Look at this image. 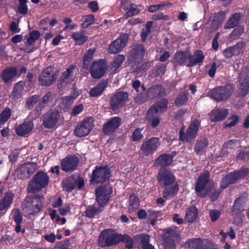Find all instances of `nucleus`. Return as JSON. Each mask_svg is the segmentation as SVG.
I'll use <instances>...</instances> for the list:
<instances>
[{
  "mask_svg": "<svg viewBox=\"0 0 249 249\" xmlns=\"http://www.w3.org/2000/svg\"><path fill=\"white\" fill-rule=\"evenodd\" d=\"M137 236L140 239V242L142 249H148L153 247L150 244V236L146 234H140L137 235Z\"/></svg>",
  "mask_w": 249,
  "mask_h": 249,
  "instance_id": "3c124183",
  "label": "nucleus"
},
{
  "mask_svg": "<svg viewBox=\"0 0 249 249\" xmlns=\"http://www.w3.org/2000/svg\"><path fill=\"white\" fill-rule=\"evenodd\" d=\"M201 121L198 119H195L189 124L184 133L185 126H183L179 131V139L182 142H190L195 140L199 131Z\"/></svg>",
  "mask_w": 249,
  "mask_h": 249,
  "instance_id": "20e7f679",
  "label": "nucleus"
},
{
  "mask_svg": "<svg viewBox=\"0 0 249 249\" xmlns=\"http://www.w3.org/2000/svg\"><path fill=\"white\" fill-rule=\"evenodd\" d=\"M108 85V79H103L95 87L90 89L89 92V96L96 98L100 96L107 88Z\"/></svg>",
  "mask_w": 249,
  "mask_h": 249,
  "instance_id": "c85d7f7f",
  "label": "nucleus"
},
{
  "mask_svg": "<svg viewBox=\"0 0 249 249\" xmlns=\"http://www.w3.org/2000/svg\"><path fill=\"white\" fill-rule=\"evenodd\" d=\"M145 50L143 45L136 44L129 51L127 62L132 66L140 64L144 58Z\"/></svg>",
  "mask_w": 249,
  "mask_h": 249,
  "instance_id": "9d476101",
  "label": "nucleus"
},
{
  "mask_svg": "<svg viewBox=\"0 0 249 249\" xmlns=\"http://www.w3.org/2000/svg\"><path fill=\"white\" fill-rule=\"evenodd\" d=\"M107 70V64L106 61L100 59L93 61L90 67V74L93 78L98 79L105 75Z\"/></svg>",
  "mask_w": 249,
  "mask_h": 249,
  "instance_id": "f8f14e48",
  "label": "nucleus"
},
{
  "mask_svg": "<svg viewBox=\"0 0 249 249\" xmlns=\"http://www.w3.org/2000/svg\"><path fill=\"white\" fill-rule=\"evenodd\" d=\"M242 17V15L240 13L233 14L225 23L224 28L227 29L234 28L239 24Z\"/></svg>",
  "mask_w": 249,
  "mask_h": 249,
  "instance_id": "c9c22d12",
  "label": "nucleus"
},
{
  "mask_svg": "<svg viewBox=\"0 0 249 249\" xmlns=\"http://www.w3.org/2000/svg\"><path fill=\"white\" fill-rule=\"evenodd\" d=\"M151 99L159 98L166 95L165 88L160 85H155L148 89Z\"/></svg>",
  "mask_w": 249,
  "mask_h": 249,
  "instance_id": "f704fd0d",
  "label": "nucleus"
},
{
  "mask_svg": "<svg viewBox=\"0 0 249 249\" xmlns=\"http://www.w3.org/2000/svg\"><path fill=\"white\" fill-rule=\"evenodd\" d=\"M189 93L188 91L185 90L179 93L175 100V105L177 107H180L185 105L189 100Z\"/></svg>",
  "mask_w": 249,
  "mask_h": 249,
  "instance_id": "ea45409f",
  "label": "nucleus"
},
{
  "mask_svg": "<svg viewBox=\"0 0 249 249\" xmlns=\"http://www.w3.org/2000/svg\"><path fill=\"white\" fill-rule=\"evenodd\" d=\"M122 120L120 117L115 116L109 119L103 124V131L106 135H110L114 133L120 126Z\"/></svg>",
  "mask_w": 249,
  "mask_h": 249,
  "instance_id": "412c9836",
  "label": "nucleus"
},
{
  "mask_svg": "<svg viewBox=\"0 0 249 249\" xmlns=\"http://www.w3.org/2000/svg\"><path fill=\"white\" fill-rule=\"evenodd\" d=\"M14 196V194L12 192H8L0 200V212L1 214L5 213L10 208L13 202Z\"/></svg>",
  "mask_w": 249,
  "mask_h": 249,
  "instance_id": "393cba45",
  "label": "nucleus"
},
{
  "mask_svg": "<svg viewBox=\"0 0 249 249\" xmlns=\"http://www.w3.org/2000/svg\"><path fill=\"white\" fill-rule=\"evenodd\" d=\"M76 69V66L74 65H71L66 71L63 72L61 75V79L63 82H71L72 81L73 77V71Z\"/></svg>",
  "mask_w": 249,
  "mask_h": 249,
  "instance_id": "c03bdc74",
  "label": "nucleus"
},
{
  "mask_svg": "<svg viewBox=\"0 0 249 249\" xmlns=\"http://www.w3.org/2000/svg\"><path fill=\"white\" fill-rule=\"evenodd\" d=\"M174 155L169 154H162L160 155L158 158L155 160L154 165L156 166H160L165 167L170 165L173 162Z\"/></svg>",
  "mask_w": 249,
  "mask_h": 249,
  "instance_id": "7c9ffc66",
  "label": "nucleus"
},
{
  "mask_svg": "<svg viewBox=\"0 0 249 249\" xmlns=\"http://www.w3.org/2000/svg\"><path fill=\"white\" fill-rule=\"evenodd\" d=\"M224 20L223 15L220 13H215L212 22V27L217 30L220 27Z\"/></svg>",
  "mask_w": 249,
  "mask_h": 249,
  "instance_id": "8fccbe9b",
  "label": "nucleus"
},
{
  "mask_svg": "<svg viewBox=\"0 0 249 249\" xmlns=\"http://www.w3.org/2000/svg\"><path fill=\"white\" fill-rule=\"evenodd\" d=\"M34 127V124L32 122H25L17 126L16 133L18 136H25L32 131Z\"/></svg>",
  "mask_w": 249,
  "mask_h": 249,
  "instance_id": "2f4dec72",
  "label": "nucleus"
},
{
  "mask_svg": "<svg viewBox=\"0 0 249 249\" xmlns=\"http://www.w3.org/2000/svg\"><path fill=\"white\" fill-rule=\"evenodd\" d=\"M238 96L244 97L249 93V69L245 68L242 70L238 77Z\"/></svg>",
  "mask_w": 249,
  "mask_h": 249,
  "instance_id": "4468645a",
  "label": "nucleus"
},
{
  "mask_svg": "<svg viewBox=\"0 0 249 249\" xmlns=\"http://www.w3.org/2000/svg\"><path fill=\"white\" fill-rule=\"evenodd\" d=\"M119 235L111 229H105L99 234L98 244L102 248L116 246L118 245Z\"/></svg>",
  "mask_w": 249,
  "mask_h": 249,
  "instance_id": "39448f33",
  "label": "nucleus"
},
{
  "mask_svg": "<svg viewBox=\"0 0 249 249\" xmlns=\"http://www.w3.org/2000/svg\"><path fill=\"white\" fill-rule=\"evenodd\" d=\"M247 196L246 195H241L237 197L232 206L231 211L235 215L240 214L244 211V204L247 201Z\"/></svg>",
  "mask_w": 249,
  "mask_h": 249,
  "instance_id": "c756f323",
  "label": "nucleus"
},
{
  "mask_svg": "<svg viewBox=\"0 0 249 249\" xmlns=\"http://www.w3.org/2000/svg\"><path fill=\"white\" fill-rule=\"evenodd\" d=\"M71 38L75 41L76 45L80 46L83 45L88 39V37L85 36L83 30L74 32L71 35Z\"/></svg>",
  "mask_w": 249,
  "mask_h": 249,
  "instance_id": "79ce46f5",
  "label": "nucleus"
},
{
  "mask_svg": "<svg viewBox=\"0 0 249 249\" xmlns=\"http://www.w3.org/2000/svg\"><path fill=\"white\" fill-rule=\"evenodd\" d=\"M166 65L163 63H158L153 69L151 74L154 77L161 78L166 71Z\"/></svg>",
  "mask_w": 249,
  "mask_h": 249,
  "instance_id": "a19ab883",
  "label": "nucleus"
},
{
  "mask_svg": "<svg viewBox=\"0 0 249 249\" xmlns=\"http://www.w3.org/2000/svg\"><path fill=\"white\" fill-rule=\"evenodd\" d=\"M78 163L79 159L77 157L68 156L61 162V169L66 172H73L76 170Z\"/></svg>",
  "mask_w": 249,
  "mask_h": 249,
  "instance_id": "4be33fe9",
  "label": "nucleus"
},
{
  "mask_svg": "<svg viewBox=\"0 0 249 249\" xmlns=\"http://www.w3.org/2000/svg\"><path fill=\"white\" fill-rule=\"evenodd\" d=\"M129 35L124 33L113 41L109 46L108 51L112 54L117 53L121 51L126 46L129 39Z\"/></svg>",
  "mask_w": 249,
  "mask_h": 249,
  "instance_id": "aec40b11",
  "label": "nucleus"
},
{
  "mask_svg": "<svg viewBox=\"0 0 249 249\" xmlns=\"http://www.w3.org/2000/svg\"><path fill=\"white\" fill-rule=\"evenodd\" d=\"M249 173L247 168H243L239 171H234L226 175L221 179L220 187L221 189L229 187L231 184H234L239 179L245 178Z\"/></svg>",
  "mask_w": 249,
  "mask_h": 249,
  "instance_id": "0eeeda50",
  "label": "nucleus"
},
{
  "mask_svg": "<svg viewBox=\"0 0 249 249\" xmlns=\"http://www.w3.org/2000/svg\"><path fill=\"white\" fill-rule=\"evenodd\" d=\"M75 188H78L79 190H81L85 185V180L83 177H81L78 173H75L72 175Z\"/></svg>",
  "mask_w": 249,
  "mask_h": 249,
  "instance_id": "6e6d98bb",
  "label": "nucleus"
},
{
  "mask_svg": "<svg viewBox=\"0 0 249 249\" xmlns=\"http://www.w3.org/2000/svg\"><path fill=\"white\" fill-rule=\"evenodd\" d=\"M11 115V109L6 107L0 114V125L4 124L10 118Z\"/></svg>",
  "mask_w": 249,
  "mask_h": 249,
  "instance_id": "0e129e2a",
  "label": "nucleus"
},
{
  "mask_svg": "<svg viewBox=\"0 0 249 249\" xmlns=\"http://www.w3.org/2000/svg\"><path fill=\"white\" fill-rule=\"evenodd\" d=\"M157 179L161 186H169L175 182L176 177L166 168L161 167L159 171Z\"/></svg>",
  "mask_w": 249,
  "mask_h": 249,
  "instance_id": "6ab92c4d",
  "label": "nucleus"
},
{
  "mask_svg": "<svg viewBox=\"0 0 249 249\" xmlns=\"http://www.w3.org/2000/svg\"><path fill=\"white\" fill-rule=\"evenodd\" d=\"M24 85L25 83L22 81H19L16 84L13 88V89L12 92V95L17 98L21 96L24 89Z\"/></svg>",
  "mask_w": 249,
  "mask_h": 249,
  "instance_id": "864d4df0",
  "label": "nucleus"
},
{
  "mask_svg": "<svg viewBox=\"0 0 249 249\" xmlns=\"http://www.w3.org/2000/svg\"><path fill=\"white\" fill-rule=\"evenodd\" d=\"M26 172L28 174L29 177L34 174L38 168V165L36 162H26L24 163Z\"/></svg>",
  "mask_w": 249,
  "mask_h": 249,
  "instance_id": "69168bd1",
  "label": "nucleus"
},
{
  "mask_svg": "<svg viewBox=\"0 0 249 249\" xmlns=\"http://www.w3.org/2000/svg\"><path fill=\"white\" fill-rule=\"evenodd\" d=\"M111 177V172L108 165H96L92 170L89 182L92 184H103L108 181Z\"/></svg>",
  "mask_w": 249,
  "mask_h": 249,
  "instance_id": "f03ea898",
  "label": "nucleus"
},
{
  "mask_svg": "<svg viewBox=\"0 0 249 249\" xmlns=\"http://www.w3.org/2000/svg\"><path fill=\"white\" fill-rule=\"evenodd\" d=\"M104 210L103 208L95 206L94 205H90L88 206L84 213L86 216L88 218H92L99 214Z\"/></svg>",
  "mask_w": 249,
  "mask_h": 249,
  "instance_id": "49530a36",
  "label": "nucleus"
},
{
  "mask_svg": "<svg viewBox=\"0 0 249 249\" xmlns=\"http://www.w3.org/2000/svg\"><path fill=\"white\" fill-rule=\"evenodd\" d=\"M24 163L19 165L16 169L15 172L18 178L22 179H27L30 178Z\"/></svg>",
  "mask_w": 249,
  "mask_h": 249,
  "instance_id": "13d9d810",
  "label": "nucleus"
},
{
  "mask_svg": "<svg viewBox=\"0 0 249 249\" xmlns=\"http://www.w3.org/2000/svg\"><path fill=\"white\" fill-rule=\"evenodd\" d=\"M150 98H151V96L150 94H149L148 90H147L146 92H142L137 95L135 98L136 102L139 104H142L146 102Z\"/></svg>",
  "mask_w": 249,
  "mask_h": 249,
  "instance_id": "338daca9",
  "label": "nucleus"
},
{
  "mask_svg": "<svg viewBox=\"0 0 249 249\" xmlns=\"http://www.w3.org/2000/svg\"><path fill=\"white\" fill-rule=\"evenodd\" d=\"M205 55L202 51L196 50L193 54L189 53V61L186 64L188 68H191L196 65L201 66L204 61Z\"/></svg>",
  "mask_w": 249,
  "mask_h": 249,
  "instance_id": "b1692460",
  "label": "nucleus"
},
{
  "mask_svg": "<svg viewBox=\"0 0 249 249\" xmlns=\"http://www.w3.org/2000/svg\"><path fill=\"white\" fill-rule=\"evenodd\" d=\"M140 206L139 198L134 194L130 195L129 197V205L128 210L130 213L135 212L139 209Z\"/></svg>",
  "mask_w": 249,
  "mask_h": 249,
  "instance_id": "37998d69",
  "label": "nucleus"
},
{
  "mask_svg": "<svg viewBox=\"0 0 249 249\" xmlns=\"http://www.w3.org/2000/svg\"><path fill=\"white\" fill-rule=\"evenodd\" d=\"M233 89L231 84L217 87L210 91L211 97L217 102L225 101L232 95Z\"/></svg>",
  "mask_w": 249,
  "mask_h": 249,
  "instance_id": "1a4fd4ad",
  "label": "nucleus"
},
{
  "mask_svg": "<svg viewBox=\"0 0 249 249\" xmlns=\"http://www.w3.org/2000/svg\"><path fill=\"white\" fill-rule=\"evenodd\" d=\"M18 73L17 68L15 67H6L0 74V77L5 83L8 84L12 81Z\"/></svg>",
  "mask_w": 249,
  "mask_h": 249,
  "instance_id": "cd10ccee",
  "label": "nucleus"
},
{
  "mask_svg": "<svg viewBox=\"0 0 249 249\" xmlns=\"http://www.w3.org/2000/svg\"><path fill=\"white\" fill-rule=\"evenodd\" d=\"M12 218L16 223L15 231L19 233L21 232L22 234L25 233V228H21V224L23 222V217L22 213L18 208L14 209L12 211Z\"/></svg>",
  "mask_w": 249,
  "mask_h": 249,
  "instance_id": "a878e982",
  "label": "nucleus"
},
{
  "mask_svg": "<svg viewBox=\"0 0 249 249\" xmlns=\"http://www.w3.org/2000/svg\"><path fill=\"white\" fill-rule=\"evenodd\" d=\"M198 210L195 205H192L186 209L185 219L190 223L195 222L198 217Z\"/></svg>",
  "mask_w": 249,
  "mask_h": 249,
  "instance_id": "e433bc0d",
  "label": "nucleus"
},
{
  "mask_svg": "<svg viewBox=\"0 0 249 249\" xmlns=\"http://www.w3.org/2000/svg\"><path fill=\"white\" fill-rule=\"evenodd\" d=\"M95 52L94 49H89L84 53L82 62L83 68L84 69L87 70L89 68Z\"/></svg>",
  "mask_w": 249,
  "mask_h": 249,
  "instance_id": "4c0bfd02",
  "label": "nucleus"
},
{
  "mask_svg": "<svg viewBox=\"0 0 249 249\" xmlns=\"http://www.w3.org/2000/svg\"><path fill=\"white\" fill-rule=\"evenodd\" d=\"M49 182L50 177L47 173L43 170H39L30 181L28 189L30 192L38 191L47 187Z\"/></svg>",
  "mask_w": 249,
  "mask_h": 249,
  "instance_id": "7ed1b4c3",
  "label": "nucleus"
},
{
  "mask_svg": "<svg viewBox=\"0 0 249 249\" xmlns=\"http://www.w3.org/2000/svg\"><path fill=\"white\" fill-rule=\"evenodd\" d=\"M249 173L247 168H243L239 171H234L226 175L221 179L220 187L221 189L229 187L231 184H234L239 179L245 178Z\"/></svg>",
  "mask_w": 249,
  "mask_h": 249,
  "instance_id": "6e6552de",
  "label": "nucleus"
},
{
  "mask_svg": "<svg viewBox=\"0 0 249 249\" xmlns=\"http://www.w3.org/2000/svg\"><path fill=\"white\" fill-rule=\"evenodd\" d=\"M40 96L39 95H34L29 97L25 103L26 107L29 110L32 109L35 105L39 100Z\"/></svg>",
  "mask_w": 249,
  "mask_h": 249,
  "instance_id": "bf43d9fd",
  "label": "nucleus"
},
{
  "mask_svg": "<svg viewBox=\"0 0 249 249\" xmlns=\"http://www.w3.org/2000/svg\"><path fill=\"white\" fill-rule=\"evenodd\" d=\"M157 113L147 110V118L151 123V125L153 128L157 127L160 123V119L159 117L155 116Z\"/></svg>",
  "mask_w": 249,
  "mask_h": 249,
  "instance_id": "5fc2aeb1",
  "label": "nucleus"
},
{
  "mask_svg": "<svg viewBox=\"0 0 249 249\" xmlns=\"http://www.w3.org/2000/svg\"><path fill=\"white\" fill-rule=\"evenodd\" d=\"M44 198L43 196L34 194L26 196L21 203V210L24 215H36L43 211Z\"/></svg>",
  "mask_w": 249,
  "mask_h": 249,
  "instance_id": "f257e3e1",
  "label": "nucleus"
},
{
  "mask_svg": "<svg viewBox=\"0 0 249 249\" xmlns=\"http://www.w3.org/2000/svg\"><path fill=\"white\" fill-rule=\"evenodd\" d=\"M153 22L149 21L146 24L145 29H143L141 32V36L142 42L146 41L148 35L150 33L152 28Z\"/></svg>",
  "mask_w": 249,
  "mask_h": 249,
  "instance_id": "4d7b16f0",
  "label": "nucleus"
},
{
  "mask_svg": "<svg viewBox=\"0 0 249 249\" xmlns=\"http://www.w3.org/2000/svg\"><path fill=\"white\" fill-rule=\"evenodd\" d=\"M229 114V110L224 108H217L213 109L210 115L212 122H217L225 119Z\"/></svg>",
  "mask_w": 249,
  "mask_h": 249,
  "instance_id": "bb28decb",
  "label": "nucleus"
},
{
  "mask_svg": "<svg viewBox=\"0 0 249 249\" xmlns=\"http://www.w3.org/2000/svg\"><path fill=\"white\" fill-rule=\"evenodd\" d=\"M93 127L91 118H87L80 122L74 130V135L78 137L87 136L91 131Z\"/></svg>",
  "mask_w": 249,
  "mask_h": 249,
  "instance_id": "a211bd4d",
  "label": "nucleus"
},
{
  "mask_svg": "<svg viewBox=\"0 0 249 249\" xmlns=\"http://www.w3.org/2000/svg\"><path fill=\"white\" fill-rule=\"evenodd\" d=\"M143 130V127H137L134 131L131 136V139L133 142L140 141L143 137L142 132Z\"/></svg>",
  "mask_w": 249,
  "mask_h": 249,
  "instance_id": "e2e57ef3",
  "label": "nucleus"
},
{
  "mask_svg": "<svg viewBox=\"0 0 249 249\" xmlns=\"http://www.w3.org/2000/svg\"><path fill=\"white\" fill-rule=\"evenodd\" d=\"M124 60V56L121 54L118 55L114 59L113 62L111 64V66L112 68L114 69L115 71H116V70L121 67Z\"/></svg>",
  "mask_w": 249,
  "mask_h": 249,
  "instance_id": "774afa93",
  "label": "nucleus"
},
{
  "mask_svg": "<svg viewBox=\"0 0 249 249\" xmlns=\"http://www.w3.org/2000/svg\"><path fill=\"white\" fill-rule=\"evenodd\" d=\"M204 242L200 238H192L188 239L186 244H188L190 247L195 249H202Z\"/></svg>",
  "mask_w": 249,
  "mask_h": 249,
  "instance_id": "603ef678",
  "label": "nucleus"
},
{
  "mask_svg": "<svg viewBox=\"0 0 249 249\" xmlns=\"http://www.w3.org/2000/svg\"><path fill=\"white\" fill-rule=\"evenodd\" d=\"M160 144V139L153 137L143 141L140 150L143 156H149L152 155L158 150Z\"/></svg>",
  "mask_w": 249,
  "mask_h": 249,
  "instance_id": "2eb2a0df",
  "label": "nucleus"
},
{
  "mask_svg": "<svg viewBox=\"0 0 249 249\" xmlns=\"http://www.w3.org/2000/svg\"><path fill=\"white\" fill-rule=\"evenodd\" d=\"M210 175L208 170L203 172L198 178L195 185V192L199 197H205L208 194L205 187L209 183Z\"/></svg>",
  "mask_w": 249,
  "mask_h": 249,
  "instance_id": "ddd939ff",
  "label": "nucleus"
},
{
  "mask_svg": "<svg viewBox=\"0 0 249 249\" xmlns=\"http://www.w3.org/2000/svg\"><path fill=\"white\" fill-rule=\"evenodd\" d=\"M128 100V93L120 91L115 92L110 98L109 105L112 110H116L123 107Z\"/></svg>",
  "mask_w": 249,
  "mask_h": 249,
  "instance_id": "dca6fc26",
  "label": "nucleus"
},
{
  "mask_svg": "<svg viewBox=\"0 0 249 249\" xmlns=\"http://www.w3.org/2000/svg\"><path fill=\"white\" fill-rule=\"evenodd\" d=\"M53 95L52 91L47 92L43 97L41 102L38 104L36 108V110H37V111H38L39 110L41 111L49 102L53 100Z\"/></svg>",
  "mask_w": 249,
  "mask_h": 249,
  "instance_id": "de8ad7c7",
  "label": "nucleus"
},
{
  "mask_svg": "<svg viewBox=\"0 0 249 249\" xmlns=\"http://www.w3.org/2000/svg\"><path fill=\"white\" fill-rule=\"evenodd\" d=\"M162 191L163 198L169 199L175 196L178 191V185L177 182L171 184L169 186H164Z\"/></svg>",
  "mask_w": 249,
  "mask_h": 249,
  "instance_id": "72a5a7b5",
  "label": "nucleus"
},
{
  "mask_svg": "<svg viewBox=\"0 0 249 249\" xmlns=\"http://www.w3.org/2000/svg\"><path fill=\"white\" fill-rule=\"evenodd\" d=\"M60 117V112L55 109H50L43 115V124L46 128L52 129L57 125Z\"/></svg>",
  "mask_w": 249,
  "mask_h": 249,
  "instance_id": "f3484780",
  "label": "nucleus"
},
{
  "mask_svg": "<svg viewBox=\"0 0 249 249\" xmlns=\"http://www.w3.org/2000/svg\"><path fill=\"white\" fill-rule=\"evenodd\" d=\"M209 145L208 140L206 138L203 137L197 139L195 145L194 150L196 154H198Z\"/></svg>",
  "mask_w": 249,
  "mask_h": 249,
  "instance_id": "09e8293b",
  "label": "nucleus"
},
{
  "mask_svg": "<svg viewBox=\"0 0 249 249\" xmlns=\"http://www.w3.org/2000/svg\"><path fill=\"white\" fill-rule=\"evenodd\" d=\"M168 104V100L166 98H163L151 106L148 110H149V112L151 111L157 114L162 113L167 110Z\"/></svg>",
  "mask_w": 249,
  "mask_h": 249,
  "instance_id": "473e14b6",
  "label": "nucleus"
},
{
  "mask_svg": "<svg viewBox=\"0 0 249 249\" xmlns=\"http://www.w3.org/2000/svg\"><path fill=\"white\" fill-rule=\"evenodd\" d=\"M40 34L37 30H33L30 32L29 37L27 40V42L29 45H33L40 37Z\"/></svg>",
  "mask_w": 249,
  "mask_h": 249,
  "instance_id": "680f3d73",
  "label": "nucleus"
},
{
  "mask_svg": "<svg viewBox=\"0 0 249 249\" xmlns=\"http://www.w3.org/2000/svg\"><path fill=\"white\" fill-rule=\"evenodd\" d=\"M244 28L242 26H237L230 34L229 37L232 39H238L244 33Z\"/></svg>",
  "mask_w": 249,
  "mask_h": 249,
  "instance_id": "052dcab7",
  "label": "nucleus"
},
{
  "mask_svg": "<svg viewBox=\"0 0 249 249\" xmlns=\"http://www.w3.org/2000/svg\"><path fill=\"white\" fill-rule=\"evenodd\" d=\"M96 201L99 206L104 209L105 206L109 201L113 192L112 186L108 184L102 185L95 189Z\"/></svg>",
  "mask_w": 249,
  "mask_h": 249,
  "instance_id": "423d86ee",
  "label": "nucleus"
},
{
  "mask_svg": "<svg viewBox=\"0 0 249 249\" xmlns=\"http://www.w3.org/2000/svg\"><path fill=\"white\" fill-rule=\"evenodd\" d=\"M61 186L63 190L68 193L72 192L75 188L72 175L70 177L62 180Z\"/></svg>",
  "mask_w": 249,
  "mask_h": 249,
  "instance_id": "a18cd8bd",
  "label": "nucleus"
},
{
  "mask_svg": "<svg viewBox=\"0 0 249 249\" xmlns=\"http://www.w3.org/2000/svg\"><path fill=\"white\" fill-rule=\"evenodd\" d=\"M189 61V53L187 51H178L174 54L172 61L175 68L186 66Z\"/></svg>",
  "mask_w": 249,
  "mask_h": 249,
  "instance_id": "5701e85b",
  "label": "nucleus"
},
{
  "mask_svg": "<svg viewBox=\"0 0 249 249\" xmlns=\"http://www.w3.org/2000/svg\"><path fill=\"white\" fill-rule=\"evenodd\" d=\"M58 75L54 71V68L48 67L43 70L38 76V82L41 86L50 87L57 80Z\"/></svg>",
  "mask_w": 249,
  "mask_h": 249,
  "instance_id": "9b49d317",
  "label": "nucleus"
},
{
  "mask_svg": "<svg viewBox=\"0 0 249 249\" xmlns=\"http://www.w3.org/2000/svg\"><path fill=\"white\" fill-rule=\"evenodd\" d=\"M118 244L123 242L125 244V248L127 249H133L134 248V240L133 238L127 234H122L119 233Z\"/></svg>",
  "mask_w": 249,
  "mask_h": 249,
  "instance_id": "58836bf2",
  "label": "nucleus"
}]
</instances>
